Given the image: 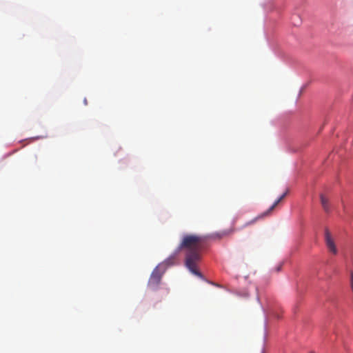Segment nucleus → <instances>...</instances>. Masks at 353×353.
<instances>
[{
  "mask_svg": "<svg viewBox=\"0 0 353 353\" xmlns=\"http://www.w3.org/2000/svg\"><path fill=\"white\" fill-rule=\"evenodd\" d=\"M321 203L326 213H329L330 212V207L329 203V199L326 197L324 194L320 195Z\"/></svg>",
  "mask_w": 353,
  "mask_h": 353,
  "instance_id": "nucleus-4",
  "label": "nucleus"
},
{
  "mask_svg": "<svg viewBox=\"0 0 353 353\" xmlns=\"http://www.w3.org/2000/svg\"><path fill=\"white\" fill-rule=\"evenodd\" d=\"M286 194H287V192H285L276 201H275L274 203L272 204V205L268 210L267 212H265L263 214V216L269 214L275 208V207L284 199V197L286 196Z\"/></svg>",
  "mask_w": 353,
  "mask_h": 353,
  "instance_id": "nucleus-7",
  "label": "nucleus"
},
{
  "mask_svg": "<svg viewBox=\"0 0 353 353\" xmlns=\"http://www.w3.org/2000/svg\"><path fill=\"white\" fill-rule=\"evenodd\" d=\"M350 287L353 293V272L350 271Z\"/></svg>",
  "mask_w": 353,
  "mask_h": 353,
  "instance_id": "nucleus-9",
  "label": "nucleus"
},
{
  "mask_svg": "<svg viewBox=\"0 0 353 353\" xmlns=\"http://www.w3.org/2000/svg\"><path fill=\"white\" fill-rule=\"evenodd\" d=\"M286 194H287V192H285L276 201H275L274 203L272 204V205L268 210L267 212H265L263 214V216L269 214L275 208V207L284 199V197L286 196Z\"/></svg>",
  "mask_w": 353,
  "mask_h": 353,
  "instance_id": "nucleus-5",
  "label": "nucleus"
},
{
  "mask_svg": "<svg viewBox=\"0 0 353 353\" xmlns=\"http://www.w3.org/2000/svg\"><path fill=\"white\" fill-rule=\"evenodd\" d=\"M286 194H287V192H285L276 201H275L274 203L272 204V205L268 210L267 212H265L263 214V216L269 214L275 208V207L284 199V197L286 196Z\"/></svg>",
  "mask_w": 353,
  "mask_h": 353,
  "instance_id": "nucleus-6",
  "label": "nucleus"
},
{
  "mask_svg": "<svg viewBox=\"0 0 353 353\" xmlns=\"http://www.w3.org/2000/svg\"><path fill=\"white\" fill-rule=\"evenodd\" d=\"M169 265H170L168 263H165V260L161 264L154 268L151 274L148 284L150 289L154 290L158 288L165 268Z\"/></svg>",
  "mask_w": 353,
  "mask_h": 353,
  "instance_id": "nucleus-2",
  "label": "nucleus"
},
{
  "mask_svg": "<svg viewBox=\"0 0 353 353\" xmlns=\"http://www.w3.org/2000/svg\"><path fill=\"white\" fill-rule=\"evenodd\" d=\"M281 267V266H279V267L277 268V271H279V270H280Z\"/></svg>",
  "mask_w": 353,
  "mask_h": 353,
  "instance_id": "nucleus-11",
  "label": "nucleus"
},
{
  "mask_svg": "<svg viewBox=\"0 0 353 353\" xmlns=\"http://www.w3.org/2000/svg\"><path fill=\"white\" fill-rule=\"evenodd\" d=\"M233 232H234L233 229H230V230H224V231H222V232L218 233L217 236L219 238H222L223 236H225L231 234Z\"/></svg>",
  "mask_w": 353,
  "mask_h": 353,
  "instance_id": "nucleus-8",
  "label": "nucleus"
},
{
  "mask_svg": "<svg viewBox=\"0 0 353 353\" xmlns=\"http://www.w3.org/2000/svg\"><path fill=\"white\" fill-rule=\"evenodd\" d=\"M207 238L197 234H185L179 247L167 259L165 263L173 265L176 257L182 249L186 250L185 265L193 274L202 278L201 273L197 269V264L201 259V251L205 248Z\"/></svg>",
  "mask_w": 353,
  "mask_h": 353,
  "instance_id": "nucleus-1",
  "label": "nucleus"
},
{
  "mask_svg": "<svg viewBox=\"0 0 353 353\" xmlns=\"http://www.w3.org/2000/svg\"><path fill=\"white\" fill-rule=\"evenodd\" d=\"M324 239L328 251L334 255L337 254L338 249L336 248L334 239L327 228L325 229Z\"/></svg>",
  "mask_w": 353,
  "mask_h": 353,
  "instance_id": "nucleus-3",
  "label": "nucleus"
},
{
  "mask_svg": "<svg viewBox=\"0 0 353 353\" xmlns=\"http://www.w3.org/2000/svg\"><path fill=\"white\" fill-rule=\"evenodd\" d=\"M84 103H85V105H87V103H87V100H86V99H84Z\"/></svg>",
  "mask_w": 353,
  "mask_h": 353,
  "instance_id": "nucleus-10",
  "label": "nucleus"
}]
</instances>
